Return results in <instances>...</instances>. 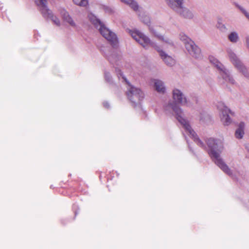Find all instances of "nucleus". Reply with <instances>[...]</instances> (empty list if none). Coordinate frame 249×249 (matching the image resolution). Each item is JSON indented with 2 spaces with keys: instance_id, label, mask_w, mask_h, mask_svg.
<instances>
[{
  "instance_id": "f257e3e1",
  "label": "nucleus",
  "mask_w": 249,
  "mask_h": 249,
  "mask_svg": "<svg viewBox=\"0 0 249 249\" xmlns=\"http://www.w3.org/2000/svg\"><path fill=\"white\" fill-rule=\"evenodd\" d=\"M168 106L175 112L177 119L194 139L196 144L203 149L207 150L209 155L215 163L224 172L229 176H231L232 175L231 170L220 158V154L223 149L221 141L211 138L208 139L206 143L209 149L207 150L205 144L197 137L196 134L192 129L188 121L184 118V114L181 108L175 103L170 104Z\"/></svg>"
},
{
  "instance_id": "f03ea898",
  "label": "nucleus",
  "mask_w": 249,
  "mask_h": 249,
  "mask_svg": "<svg viewBox=\"0 0 249 249\" xmlns=\"http://www.w3.org/2000/svg\"><path fill=\"white\" fill-rule=\"evenodd\" d=\"M88 18L95 27L99 28L100 34L110 43L112 47V48L106 49L105 55L107 58L112 64L118 65L120 56L116 50L119 46V41L117 36L114 33L105 27L100 20L92 14H89Z\"/></svg>"
},
{
  "instance_id": "7ed1b4c3",
  "label": "nucleus",
  "mask_w": 249,
  "mask_h": 249,
  "mask_svg": "<svg viewBox=\"0 0 249 249\" xmlns=\"http://www.w3.org/2000/svg\"><path fill=\"white\" fill-rule=\"evenodd\" d=\"M132 37L142 46L147 48L148 46L154 48L159 53L161 59L168 66H174L176 61L171 56L168 55L165 52L161 50L155 43L152 42L150 38L138 30H135L129 32Z\"/></svg>"
},
{
  "instance_id": "20e7f679",
  "label": "nucleus",
  "mask_w": 249,
  "mask_h": 249,
  "mask_svg": "<svg viewBox=\"0 0 249 249\" xmlns=\"http://www.w3.org/2000/svg\"><path fill=\"white\" fill-rule=\"evenodd\" d=\"M115 71L119 79L122 77L123 80L127 84L126 95L128 99L133 103L136 104L140 102L144 98V93L139 88L132 86L127 81L125 77L123 75L121 71L115 69Z\"/></svg>"
},
{
  "instance_id": "39448f33",
  "label": "nucleus",
  "mask_w": 249,
  "mask_h": 249,
  "mask_svg": "<svg viewBox=\"0 0 249 249\" xmlns=\"http://www.w3.org/2000/svg\"><path fill=\"white\" fill-rule=\"evenodd\" d=\"M168 6L185 18L192 19L194 14L188 8L183 6L184 0H167Z\"/></svg>"
},
{
  "instance_id": "423d86ee",
  "label": "nucleus",
  "mask_w": 249,
  "mask_h": 249,
  "mask_svg": "<svg viewBox=\"0 0 249 249\" xmlns=\"http://www.w3.org/2000/svg\"><path fill=\"white\" fill-rule=\"evenodd\" d=\"M179 36L180 40L184 42L185 48L190 54L195 58H200L201 56L200 50L196 45L194 42L183 34H180Z\"/></svg>"
},
{
  "instance_id": "0eeeda50",
  "label": "nucleus",
  "mask_w": 249,
  "mask_h": 249,
  "mask_svg": "<svg viewBox=\"0 0 249 249\" xmlns=\"http://www.w3.org/2000/svg\"><path fill=\"white\" fill-rule=\"evenodd\" d=\"M209 59L211 63L219 71V73L223 79L231 84H235V80L231 75L229 71L225 69L224 66L216 58L213 56H210Z\"/></svg>"
},
{
  "instance_id": "6e6552de",
  "label": "nucleus",
  "mask_w": 249,
  "mask_h": 249,
  "mask_svg": "<svg viewBox=\"0 0 249 249\" xmlns=\"http://www.w3.org/2000/svg\"><path fill=\"white\" fill-rule=\"evenodd\" d=\"M47 0H37L36 3L44 18H50L57 26H60V22L59 19L55 16H54L52 11L48 9L47 6Z\"/></svg>"
},
{
  "instance_id": "1a4fd4ad",
  "label": "nucleus",
  "mask_w": 249,
  "mask_h": 249,
  "mask_svg": "<svg viewBox=\"0 0 249 249\" xmlns=\"http://www.w3.org/2000/svg\"><path fill=\"white\" fill-rule=\"evenodd\" d=\"M228 55L231 62L234 67L239 72L242 73L246 78H249V71L248 69L239 59L236 54L231 51H229Z\"/></svg>"
},
{
  "instance_id": "9d476101",
  "label": "nucleus",
  "mask_w": 249,
  "mask_h": 249,
  "mask_svg": "<svg viewBox=\"0 0 249 249\" xmlns=\"http://www.w3.org/2000/svg\"><path fill=\"white\" fill-rule=\"evenodd\" d=\"M217 107L221 112L220 116L221 122L224 125H229L231 123V119L229 116V114L233 115V113L222 102L218 103Z\"/></svg>"
},
{
  "instance_id": "9b49d317",
  "label": "nucleus",
  "mask_w": 249,
  "mask_h": 249,
  "mask_svg": "<svg viewBox=\"0 0 249 249\" xmlns=\"http://www.w3.org/2000/svg\"><path fill=\"white\" fill-rule=\"evenodd\" d=\"M141 20L144 24H146L149 27V29L150 32L153 34L155 36H156L159 40H160L167 44L170 45H173V42L169 38H164L163 36L159 35L157 32L153 29L152 27H150L149 23H150V18L147 16H143L140 18Z\"/></svg>"
},
{
  "instance_id": "f8f14e48",
  "label": "nucleus",
  "mask_w": 249,
  "mask_h": 249,
  "mask_svg": "<svg viewBox=\"0 0 249 249\" xmlns=\"http://www.w3.org/2000/svg\"><path fill=\"white\" fill-rule=\"evenodd\" d=\"M173 98L175 101L182 105H187L188 102L182 91L178 89H174L172 91Z\"/></svg>"
},
{
  "instance_id": "ddd939ff",
  "label": "nucleus",
  "mask_w": 249,
  "mask_h": 249,
  "mask_svg": "<svg viewBox=\"0 0 249 249\" xmlns=\"http://www.w3.org/2000/svg\"><path fill=\"white\" fill-rule=\"evenodd\" d=\"M154 87L158 92L163 93L165 92L166 89L164 83L160 80H155Z\"/></svg>"
},
{
  "instance_id": "4468645a",
  "label": "nucleus",
  "mask_w": 249,
  "mask_h": 249,
  "mask_svg": "<svg viewBox=\"0 0 249 249\" xmlns=\"http://www.w3.org/2000/svg\"><path fill=\"white\" fill-rule=\"evenodd\" d=\"M244 127L245 124L243 122H241L235 132V136L236 138L240 139L243 138L244 135Z\"/></svg>"
},
{
  "instance_id": "2eb2a0df",
  "label": "nucleus",
  "mask_w": 249,
  "mask_h": 249,
  "mask_svg": "<svg viewBox=\"0 0 249 249\" xmlns=\"http://www.w3.org/2000/svg\"><path fill=\"white\" fill-rule=\"evenodd\" d=\"M121 2L129 5L134 11H137L139 8L138 3L134 0H120Z\"/></svg>"
},
{
  "instance_id": "dca6fc26",
  "label": "nucleus",
  "mask_w": 249,
  "mask_h": 249,
  "mask_svg": "<svg viewBox=\"0 0 249 249\" xmlns=\"http://www.w3.org/2000/svg\"><path fill=\"white\" fill-rule=\"evenodd\" d=\"M62 16L64 21L68 22L71 26H75L74 22L67 12L64 11L62 13Z\"/></svg>"
},
{
  "instance_id": "f3484780",
  "label": "nucleus",
  "mask_w": 249,
  "mask_h": 249,
  "mask_svg": "<svg viewBox=\"0 0 249 249\" xmlns=\"http://www.w3.org/2000/svg\"><path fill=\"white\" fill-rule=\"evenodd\" d=\"M229 39L233 43L237 42L239 37L237 33L235 32H231L228 36Z\"/></svg>"
},
{
  "instance_id": "a211bd4d",
  "label": "nucleus",
  "mask_w": 249,
  "mask_h": 249,
  "mask_svg": "<svg viewBox=\"0 0 249 249\" xmlns=\"http://www.w3.org/2000/svg\"><path fill=\"white\" fill-rule=\"evenodd\" d=\"M73 2L76 5L85 7L88 4V0H72Z\"/></svg>"
},
{
  "instance_id": "6ab92c4d",
  "label": "nucleus",
  "mask_w": 249,
  "mask_h": 249,
  "mask_svg": "<svg viewBox=\"0 0 249 249\" xmlns=\"http://www.w3.org/2000/svg\"><path fill=\"white\" fill-rule=\"evenodd\" d=\"M234 5L238 8L249 20V13L242 6L239 5L237 3L234 2Z\"/></svg>"
},
{
  "instance_id": "aec40b11",
  "label": "nucleus",
  "mask_w": 249,
  "mask_h": 249,
  "mask_svg": "<svg viewBox=\"0 0 249 249\" xmlns=\"http://www.w3.org/2000/svg\"><path fill=\"white\" fill-rule=\"evenodd\" d=\"M104 77L106 81L109 84H112L113 83L112 77L110 74L108 72H105Z\"/></svg>"
},
{
  "instance_id": "412c9836",
  "label": "nucleus",
  "mask_w": 249,
  "mask_h": 249,
  "mask_svg": "<svg viewBox=\"0 0 249 249\" xmlns=\"http://www.w3.org/2000/svg\"><path fill=\"white\" fill-rule=\"evenodd\" d=\"M216 26L218 28H219L221 30H222L223 29H225V26L224 25L218 23V24L216 25Z\"/></svg>"
},
{
  "instance_id": "4be33fe9",
  "label": "nucleus",
  "mask_w": 249,
  "mask_h": 249,
  "mask_svg": "<svg viewBox=\"0 0 249 249\" xmlns=\"http://www.w3.org/2000/svg\"><path fill=\"white\" fill-rule=\"evenodd\" d=\"M103 106L105 108H108L109 107V104L107 102H105L103 103Z\"/></svg>"
},
{
  "instance_id": "5701e85b",
  "label": "nucleus",
  "mask_w": 249,
  "mask_h": 249,
  "mask_svg": "<svg viewBox=\"0 0 249 249\" xmlns=\"http://www.w3.org/2000/svg\"><path fill=\"white\" fill-rule=\"evenodd\" d=\"M246 43L248 47L249 48V36L246 37Z\"/></svg>"
},
{
  "instance_id": "b1692460",
  "label": "nucleus",
  "mask_w": 249,
  "mask_h": 249,
  "mask_svg": "<svg viewBox=\"0 0 249 249\" xmlns=\"http://www.w3.org/2000/svg\"><path fill=\"white\" fill-rule=\"evenodd\" d=\"M106 11H108V12H110V11H111V10L110 9H109V8H107L106 9Z\"/></svg>"
}]
</instances>
